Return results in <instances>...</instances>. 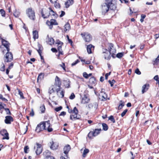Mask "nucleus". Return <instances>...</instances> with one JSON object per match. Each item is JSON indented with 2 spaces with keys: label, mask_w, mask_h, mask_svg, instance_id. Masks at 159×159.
<instances>
[{
  "label": "nucleus",
  "mask_w": 159,
  "mask_h": 159,
  "mask_svg": "<svg viewBox=\"0 0 159 159\" xmlns=\"http://www.w3.org/2000/svg\"><path fill=\"white\" fill-rule=\"evenodd\" d=\"M108 49V50L107 51V52L108 57H107L105 55V59L108 60H110L111 57V56H110L111 54V56L113 58H115V53L116 52V50L115 48H114L113 47V45L111 43H110L109 44Z\"/></svg>",
  "instance_id": "nucleus-1"
},
{
  "label": "nucleus",
  "mask_w": 159,
  "mask_h": 159,
  "mask_svg": "<svg viewBox=\"0 0 159 159\" xmlns=\"http://www.w3.org/2000/svg\"><path fill=\"white\" fill-rule=\"evenodd\" d=\"M78 111L76 107L73 108V113L74 114L71 115L70 119L73 120H75L77 119H79L80 118V116L78 114Z\"/></svg>",
  "instance_id": "nucleus-2"
},
{
  "label": "nucleus",
  "mask_w": 159,
  "mask_h": 159,
  "mask_svg": "<svg viewBox=\"0 0 159 159\" xmlns=\"http://www.w3.org/2000/svg\"><path fill=\"white\" fill-rule=\"evenodd\" d=\"M81 35L85 42H89L92 39V37L88 32L82 33Z\"/></svg>",
  "instance_id": "nucleus-3"
},
{
  "label": "nucleus",
  "mask_w": 159,
  "mask_h": 159,
  "mask_svg": "<svg viewBox=\"0 0 159 159\" xmlns=\"http://www.w3.org/2000/svg\"><path fill=\"white\" fill-rule=\"evenodd\" d=\"M13 59V55L11 52L7 51L4 57V60L5 64L7 62H11Z\"/></svg>",
  "instance_id": "nucleus-4"
},
{
  "label": "nucleus",
  "mask_w": 159,
  "mask_h": 159,
  "mask_svg": "<svg viewBox=\"0 0 159 159\" xmlns=\"http://www.w3.org/2000/svg\"><path fill=\"white\" fill-rule=\"evenodd\" d=\"M111 5L107 3H104L101 6V9L102 14H105L109 10L110 5Z\"/></svg>",
  "instance_id": "nucleus-5"
},
{
  "label": "nucleus",
  "mask_w": 159,
  "mask_h": 159,
  "mask_svg": "<svg viewBox=\"0 0 159 159\" xmlns=\"http://www.w3.org/2000/svg\"><path fill=\"white\" fill-rule=\"evenodd\" d=\"M34 150L37 155H39L42 152V148L41 145L38 143H36V146L34 147Z\"/></svg>",
  "instance_id": "nucleus-6"
},
{
  "label": "nucleus",
  "mask_w": 159,
  "mask_h": 159,
  "mask_svg": "<svg viewBox=\"0 0 159 159\" xmlns=\"http://www.w3.org/2000/svg\"><path fill=\"white\" fill-rule=\"evenodd\" d=\"M26 14L31 19L34 20L35 18V12L31 8H29L26 11Z\"/></svg>",
  "instance_id": "nucleus-7"
},
{
  "label": "nucleus",
  "mask_w": 159,
  "mask_h": 159,
  "mask_svg": "<svg viewBox=\"0 0 159 159\" xmlns=\"http://www.w3.org/2000/svg\"><path fill=\"white\" fill-rule=\"evenodd\" d=\"M41 14L42 17L44 18H47L49 17L51 13H50V11L46 9H44L43 11V9L41 10Z\"/></svg>",
  "instance_id": "nucleus-8"
},
{
  "label": "nucleus",
  "mask_w": 159,
  "mask_h": 159,
  "mask_svg": "<svg viewBox=\"0 0 159 159\" xmlns=\"http://www.w3.org/2000/svg\"><path fill=\"white\" fill-rule=\"evenodd\" d=\"M43 125H45V130L47 129L48 132H52L53 129L52 128H50V121L48 120L47 121L43 122Z\"/></svg>",
  "instance_id": "nucleus-9"
},
{
  "label": "nucleus",
  "mask_w": 159,
  "mask_h": 159,
  "mask_svg": "<svg viewBox=\"0 0 159 159\" xmlns=\"http://www.w3.org/2000/svg\"><path fill=\"white\" fill-rule=\"evenodd\" d=\"M46 24L49 26L50 29L52 28L53 25H58V23L56 20L53 19H51L50 21L47 20L46 22Z\"/></svg>",
  "instance_id": "nucleus-10"
},
{
  "label": "nucleus",
  "mask_w": 159,
  "mask_h": 159,
  "mask_svg": "<svg viewBox=\"0 0 159 159\" xmlns=\"http://www.w3.org/2000/svg\"><path fill=\"white\" fill-rule=\"evenodd\" d=\"M44 125H43V122H41L38 124L36 127L35 131L38 133L45 129Z\"/></svg>",
  "instance_id": "nucleus-11"
},
{
  "label": "nucleus",
  "mask_w": 159,
  "mask_h": 159,
  "mask_svg": "<svg viewBox=\"0 0 159 159\" xmlns=\"http://www.w3.org/2000/svg\"><path fill=\"white\" fill-rule=\"evenodd\" d=\"M0 134L3 136L6 135V137H3L2 138L3 139H9V134L7 132V130L5 129H3L0 131Z\"/></svg>",
  "instance_id": "nucleus-12"
},
{
  "label": "nucleus",
  "mask_w": 159,
  "mask_h": 159,
  "mask_svg": "<svg viewBox=\"0 0 159 159\" xmlns=\"http://www.w3.org/2000/svg\"><path fill=\"white\" fill-rule=\"evenodd\" d=\"M61 82L60 79L57 76H56L55 79V83L54 85L57 86V87L58 89H61Z\"/></svg>",
  "instance_id": "nucleus-13"
},
{
  "label": "nucleus",
  "mask_w": 159,
  "mask_h": 159,
  "mask_svg": "<svg viewBox=\"0 0 159 159\" xmlns=\"http://www.w3.org/2000/svg\"><path fill=\"white\" fill-rule=\"evenodd\" d=\"M50 153L48 150L43 152V155L45 157V159H55L54 157L49 155Z\"/></svg>",
  "instance_id": "nucleus-14"
},
{
  "label": "nucleus",
  "mask_w": 159,
  "mask_h": 159,
  "mask_svg": "<svg viewBox=\"0 0 159 159\" xmlns=\"http://www.w3.org/2000/svg\"><path fill=\"white\" fill-rule=\"evenodd\" d=\"M51 144L50 148L51 149L55 150L57 149L58 146V143L57 142H54L53 141L50 142Z\"/></svg>",
  "instance_id": "nucleus-15"
},
{
  "label": "nucleus",
  "mask_w": 159,
  "mask_h": 159,
  "mask_svg": "<svg viewBox=\"0 0 159 159\" xmlns=\"http://www.w3.org/2000/svg\"><path fill=\"white\" fill-rule=\"evenodd\" d=\"M13 118L11 116H7L5 117L4 121L6 124H10L11 122L13 121Z\"/></svg>",
  "instance_id": "nucleus-16"
},
{
  "label": "nucleus",
  "mask_w": 159,
  "mask_h": 159,
  "mask_svg": "<svg viewBox=\"0 0 159 159\" xmlns=\"http://www.w3.org/2000/svg\"><path fill=\"white\" fill-rule=\"evenodd\" d=\"M149 85L148 84H146L143 85L142 87V93L143 94L147 92L149 88Z\"/></svg>",
  "instance_id": "nucleus-17"
},
{
  "label": "nucleus",
  "mask_w": 159,
  "mask_h": 159,
  "mask_svg": "<svg viewBox=\"0 0 159 159\" xmlns=\"http://www.w3.org/2000/svg\"><path fill=\"white\" fill-rule=\"evenodd\" d=\"M57 87L55 85H53L51 86L49 88V93L51 94L54 92L55 90L57 92V89H58Z\"/></svg>",
  "instance_id": "nucleus-18"
},
{
  "label": "nucleus",
  "mask_w": 159,
  "mask_h": 159,
  "mask_svg": "<svg viewBox=\"0 0 159 159\" xmlns=\"http://www.w3.org/2000/svg\"><path fill=\"white\" fill-rule=\"evenodd\" d=\"M61 89H57V93L58 96L62 98L64 96V91L63 90H62L60 92H59V91H60Z\"/></svg>",
  "instance_id": "nucleus-19"
},
{
  "label": "nucleus",
  "mask_w": 159,
  "mask_h": 159,
  "mask_svg": "<svg viewBox=\"0 0 159 159\" xmlns=\"http://www.w3.org/2000/svg\"><path fill=\"white\" fill-rule=\"evenodd\" d=\"M94 47V46L92 44H90L87 46V52L89 54L92 53V49L93 48V49Z\"/></svg>",
  "instance_id": "nucleus-20"
},
{
  "label": "nucleus",
  "mask_w": 159,
  "mask_h": 159,
  "mask_svg": "<svg viewBox=\"0 0 159 159\" xmlns=\"http://www.w3.org/2000/svg\"><path fill=\"white\" fill-rule=\"evenodd\" d=\"M70 149V145H67L65 146L63 148L64 153L66 155L67 154Z\"/></svg>",
  "instance_id": "nucleus-21"
},
{
  "label": "nucleus",
  "mask_w": 159,
  "mask_h": 159,
  "mask_svg": "<svg viewBox=\"0 0 159 159\" xmlns=\"http://www.w3.org/2000/svg\"><path fill=\"white\" fill-rule=\"evenodd\" d=\"M73 3L74 0H68L65 3L66 7H68L72 5Z\"/></svg>",
  "instance_id": "nucleus-22"
},
{
  "label": "nucleus",
  "mask_w": 159,
  "mask_h": 159,
  "mask_svg": "<svg viewBox=\"0 0 159 159\" xmlns=\"http://www.w3.org/2000/svg\"><path fill=\"white\" fill-rule=\"evenodd\" d=\"M89 100V98L87 97L84 96L82 99L81 102L83 104L88 103Z\"/></svg>",
  "instance_id": "nucleus-23"
},
{
  "label": "nucleus",
  "mask_w": 159,
  "mask_h": 159,
  "mask_svg": "<svg viewBox=\"0 0 159 159\" xmlns=\"http://www.w3.org/2000/svg\"><path fill=\"white\" fill-rule=\"evenodd\" d=\"M33 38L34 40L36 39H38V32L36 30H35L33 31Z\"/></svg>",
  "instance_id": "nucleus-24"
},
{
  "label": "nucleus",
  "mask_w": 159,
  "mask_h": 159,
  "mask_svg": "<svg viewBox=\"0 0 159 159\" xmlns=\"http://www.w3.org/2000/svg\"><path fill=\"white\" fill-rule=\"evenodd\" d=\"M89 152V150L87 148H85L83 151L82 154V156L83 157H86L87 154Z\"/></svg>",
  "instance_id": "nucleus-25"
},
{
  "label": "nucleus",
  "mask_w": 159,
  "mask_h": 159,
  "mask_svg": "<svg viewBox=\"0 0 159 159\" xmlns=\"http://www.w3.org/2000/svg\"><path fill=\"white\" fill-rule=\"evenodd\" d=\"M99 96H101L103 98L102 99V101H104L107 99V95L105 93H104L102 94H99Z\"/></svg>",
  "instance_id": "nucleus-26"
},
{
  "label": "nucleus",
  "mask_w": 159,
  "mask_h": 159,
  "mask_svg": "<svg viewBox=\"0 0 159 159\" xmlns=\"http://www.w3.org/2000/svg\"><path fill=\"white\" fill-rule=\"evenodd\" d=\"M64 84L66 88H69L70 86V81L69 80H65L64 81Z\"/></svg>",
  "instance_id": "nucleus-27"
},
{
  "label": "nucleus",
  "mask_w": 159,
  "mask_h": 159,
  "mask_svg": "<svg viewBox=\"0 0 159 159\" xmlns=\"http://www.w3.org/2000/svg\"><path fill=\"white\" fill-rule=\"evenodd\" d=\"M120 104L118 107V109L119 110L121 109L123 107H124L125 105L124 102H123L122 101H120Z\"/></svg>",
  "instance_id": "nucleus-28"
},
{
  "label": "nucleus",
  "mask_w": 159,
  "mask_h": 159,
  "mask_svg": "<svg viewBox=\"0 0 159 159\" xmlns=\"http://www.w3.org/2000/svg\"><path fill=\"white\" fill-rule=\"evenodd\" d=\"M101 131V128L100 129H95L94 131H93L94 133V134L95 135V136L97 135L98 134H99L100 132Z\"/></svg>",
  "instance_id": "nucleus-29"
},
{
  "label": "nucleus",
  "mask_w": 159,
  "mask_h": 159,
  "mask_svg": "<svg viewBox=\"0 0 159 159\" xmlns=\"http://www.w3.org/2000/svg\"><path fill=\"white\" fill-rule=\"evenodd\" d=\"M48 43L50 45H52L54 43V40L52 38H48Z\"/></svg>",
  "instance_id": "nucleus-30"
},
{
  "label": "nucleus",
  "mask_w": 159,
  "mask_h": 159,
  "mask_svg": "<svg viewBox=\"0 0 159 159\" xmlns=\"http://www.w3.org/2000/svg\"><path fill=\"white\" fill-rule=\"evenodd\" d=\"M88 136V137H89L90 139H91L93 137H95V135L94 134V133H93V131H90L89 133Z\"/></svg>",
  "instance_id": "nucleus-31"
},
{
  "label": "nucleus",
  "mask_w": 159,
  "mask_h": 159,
  "mask_svg": "<svg viewBox=\"0 0 159 159\" xmlns=\"http://www.w3.org/2000/svg\"><path fill=\"white\" fill-rule=\"evenodd\" d=\"M65 30H64L66 31L68 30L70 28V25L68 23H67L64 26Z\"/></svg>",
  "instance_id": "nucleus-32"
},
{
  "label": "nucleus",
  "mask_w": 159,
  "mask_h": 159,
  "mask_svg": "<svg viewBox=\"0 0 159 159\" xmlns=\"http://www.w3.org/2000/svg\"><path fill=\"white\" fill-rule=\"evenodd\" d=\"M44 74L43 73H40L37 79V81L38 82L39 80H41L43 78Z\"/></svg>",
  "instance_id": "nucleus-33"
},
{
  "label": "nucleus",
  "mask_w": 159,
  "mask_h": 159,
  "mask_svg": "<svg viewBox=\"0 0 159 159\" xmlns=\"http://www.w3.org/2000/svg\"><path fill=\"white\" fill-rule=\"evenodd\" d=\"M89 81L91 84H94L96 82V80L94 77H93L89 79Z\"/></svg>",
  "instance_id": "nucleus-34"
},
{
  "label": "nucleus",
  "mask_w": 159,
  "mask_h": 159,
  "mask_svg": "<svg viewBox=\"0 0 159 159\" xmlns=\"http://www.w3.org/2000/svg\"><path fill=\"white\" fill-rule=\"evenodd\" d=\"M61 46L62 45H58V50L59 52V55L60 54H63V52L61 49Z\"/></svg>",
  "instance_id": "nucleus-35"
},
{
  "label": "nucleus",
  "mask_w": 159,
  "mask_h": 159,
  "mask_svg": "<svg viewBox=\"0 0 159 159\" xmlns=\"http://www.w3.org/2000/svg\"><path fill=\"white\" fill-rule=\"evenodd\" d=\"M49 9L50 11V13H51V15H52L55 17L57 16V15L56 14L55 12H54V11L52 10V9L51 8H49Z\"/></svg>",
  "instance_id": "nucleus-36"
},
{
  "label": "nucleus",
  "mask_w": 159,
  "mask_h": 159,
  "mask_svg": "<svg viewBox=\"0 0 159 159\" xmlns=\"http://www.w3.org/2000/svg\"><path fill=\"white\" fill-rule=\"evenodd\" d=\"M38 47L39 48V49L37 50V51H38L39 55H41V52H41V51H42L41 46L40 44H38Z\"/></svg>",
  "instance_id": "nucleus-37"
},
{
  "label": "nucleus",
  "mask_w": 159,
  "mask_h": 159,
  "mask_svg": "<svg viewBox=\"0 0 159 159\" xmlns=\"http://www.w3.org/2000/svg\"><path fill=\"white\" fill-rule=\"evenodd\" d=\"M102 126L103 127V129L104 130H107L108 129V126L105 123H103L102 124Z\"/></svg>",
  "instance_id": "nucleus-38"
},
{
  "label": "nucleus",
  "mask_w": 159,
  "mask_h": 159,
  "mask_svg": "<svg viewBox=\"0 0 159 159\" xmlns=\"http://www.w3.org/2000/svg\"><path fill=\"white\" fill-rule=\"evenodd\" d=\"M40 110L42 113H44L45 111V108L44 105L41 106L40 108Z\"/></svg>",
  "instance_id": "nucleus-39"
},
{
  "label": "nucleus",
  "mask_w": 159,
  "mask_h": 159,
  "mask_svg": "<svg viewBox=\"0 0 159 159\" xmlns=\"http://www.w3.org/2000/svg\"><path fill=\"white\" fill-rule=\"evenodd\" d=\"M123 52H120L116 54V57L118 58H120L123 56Z\"/></svg>",
  "instance_id": "nucleus-40"
},
{
  "label": "nucleus",
  "mask_w": 159,
  "mask_h": 159,
  "mask_svg": "<svg viewBox=\"0 0 159 159\" xmlns=\"http://www.w3.org/2000/svg\"><path fill=\"white\" fill-rule=\"evenodd\" d=\"M108 50L107 49H103L102 51V53L104 54V57L105 55L107 57H108V55L107 54Z\"/></svg>",
  "instance_id": "nucleus-41"
},
{
  "label": "nucleus",
  "mask_w": 159,
  "mask_h": 159,
  "mask_svg": "<svg viewBox=\"0 0 159 159\" xmlns=\"http://www.w3.org/2000/svg\"><path fill=\"white\" fill-rule=\"evenodd\" d=\"M4 110L6 113V114L7 115H11V113L10 112V110L8 108H4Z\"/></svg>",
  "instance_id": "nucleus-42"
},
{
  "label": "nucleus",
  "mask_w": 159,
  "mask_h": 159,
  "mask_svg": "<svg viewBox=\"0 0 159 159\" xmlns=\"http://www.w3.org/2000/svg\"><path fill=\"white\" fill-rule=\"evenodd\" d=\"M109 119L111 120L113 123H115V120L112 116H110L109 118Z\"/></svg>",
  "instance_id": "nucleus-43"
},
{
  "label": "nucleus",
  "mask_w": 159,
  "mask_h": 159,
  "mask_svg": "<svg viewBox=\"0 0 159 159\" xmlns=\"http://www.w3.org/2000/svg\"><path fill=\"white\" fill-rule=\"evenodd\" d=\"M53 3H54V6L56 8H59L60 7V5L58 3H57L56 2H54Z\"/></svg>",
  "instance_id": "nucleus-44"
},
{
  "label": "nucleus",
  "mask_w": 159,
  "mask_h": 159,
  "mask_svg": "<svg viewBox=\"0 0 159 159\" xmlns=\"http://www.w3.org/2000/svg\"><path fill=\"white\" fill-rule=\"evenodd\" d=\"M108 82L111 84V87L113 86L115 82V81L114 80H113L111 81L110 80H108Z\"/></svg>",
  "instance_id": "nucleus-45"
},
{
  "label": "nucleus",
  "mask_w": 159,
  "mask_h": 159,
  "mask_svg": "<svg viewBox=\"0 0 159 159\" xmlns=\"http://www.w3.org/2000/svg\"><path fill=\"white\" fill-rule=\"evenodd\" d=\"M0 13L2 15V16L4 17L5 16V12L3 9H1L0 10Z\"/></svg>",
  "instance_id": "nucleus-46"
},
{
  "label": "nucleus",
  "mask_w": 159,
  "mask_h": 159,
  "mask_svg": "<svg viewBox=\"0 0 159 159\" xmlns=\"http://www.w3.org/2000/svg\"><path fill=\"white\" fill-rule=\"evenodd\" d=\"M146 17V16L143 14L141 15V18L140 20V21L141 22H143V20Z\"/></svg>",
  "instance_id": "nucleus-47"
},
{
  "label": "nucleus",
  "mask_w": 159,
  "mask_h": 159,
  "mask_svg": "<svg viewBox=\"0 0 159 159\" xmlns=\"http://www.w3.org/2000/svg\"><path fill=\"white\" fill-rule=\"evenodd\" d=\"M59 66L63 69L64 70L66 71L65 65L64 63H62V64L60 65Z\"/></svg>",
  "instance_id": "nucleus-48"
},
{
  "label": "nucleus",
  "mask_w": 159,
  "mask_h": 159,
  "mask_svg": "<svg viewBox=\"0 0 159 159\" xmlns=\"http://www.w3.org/2000/svg\"><path fill=\"white\" fill-rule=\"evenodd\" d=\"M128 111L127 109H125L121 114V116L122 117L124 116L126 114Z\"/></svg>",
  "instance_id": "nucleus-49"
},
{
  "label": "nucleus",
  "mask_w": 159,
  "mask_h": 159,
  "mask_svg": "<svg viewBox=\"0 0 159 159\" xmlns=\"http://www.w3.org/2000/svg\"><path fill=\"white\" fill-rule=\"evenodd\" d=\"M29 149V147L28 146H25L24 148V151L25 153H27V150Z\"/></svg>",
  "instance_id": "nucleus-50"
},
{
  "label": "nucleus",
  "mask_w": 159,
  "mask_h": 159,
  "mask_svg": "<svg viewBox=\"0 0 159 159\" xmlns=\"http://www.w3.org/2000/svg\"><path fill=\"white\" fill-rule=\"evenodd\" d=\"M83 76L86 79H88L89 78L88 75L86 72H84L83 73Z\"/></svg>",
  "instance_id": "nucleus-51"
},
{
  "label": "nucleus",
  "mask_w": 159,
  "mask_h": 159,
  "mask_svg": "<svg viewBox=\"0 0 159 159\" xmlns=\"http://www.w3.org/2000/svg\"><path fill=\"white\" fill-rule=\"evenodd\" d=\"M75 96L73 93H71L70 96L69 97V98L71 99H73L75 98Z\"/></svg>",
  "instance_id": "nucleus-52"
},
{
  "label": "nucleus",
  "mask_w": 159,
  "mask_h": 159,
  "mask_svg": "<svg viewBox=\"0 0 159 159\" xmlns=\"http://www.w3.org/2000/svg\"><path fill=\"white\" fill-rule=\"evenodd\" d=\"M19 94L20 95V97L24 99V98L23 96V93H22L20 91V90H18Z\"/></svg>",
  "instance_id": "nucleus-53"
},
{
  "label": "nucleus",
  "mask_w": 159,
  "mask_h": 159,
  "mask_svg": "<svg viewBox=\"0 0 159 159\" xmlns=\"http://www.w3.org/2000/svg\"><path fill=\"white\" fill-rule=\"evenodd\" d=\"M62 109V107L61 106H60L59 107L55 108V111L57 112L61 110Z\"/></svg>",
  "instance_id": "nucleus-54"
},
{
  "label": "nucleus",
  "mask_w": 159,
  "mask_h": 159,
  "mask_svg": "<svg viewBox=\"0 0 159 159\" xmlns=\"http://www.w3.org/2000/svg\"><path fill=\"white\" fill-rule=\"evenodd\" d=\"M0 99H2L3 101H8L7 99L3 97V96L2 94H0Z\"/></svg>",
  "instance_id": "nucleus-55"
},
{
  "label": "nucleus",
  "mask_w": 159,
  "mask_h": 159,
  "mask_svg": "<svg viewBox=\"0 0 159 159\" xmlns=\"http://www.w3.org/2000/svg\"><path fill=\"white\" fill-rule=\"evenodd\" d=\"M135 72L136 74L138 75H140L141 74V72L139 70V69L138 68L137 69L135 70Z\"/></svg>",
  "instance_id": "nucleus-56"
},
{
  "label": "nucleus",
  "mask_w": 159,
  "mask_h": 159,
  "mask_svg": "<svg viewBox=\"0 0 159 159\" xmlns=\"http://www.w3.org/2000/svg\"><path fill=\"white\" fill-rule=\"evenodd\" d=\"M154 79L158 82L159 81V78L158 77V75H156L154 77Z\"/></svg>",
  "instance_id": "nucleus-57"
},
{
  "label": "nucleus",
  "mask_w": 159,
  "mask_h": 159,
  "mask_svg": "<svg viewBox=\"0 0 159 159\" xmlns=\"http://www.w3.org/2000/svg\"><path fill=\"white\" fill-rule=\"evenodd\" d=\"M2 65V66L0 68V70L2 71H4L5 70V66L4 64H3Z\"/></svg>",
  "instance_id": "nucleus-58"
},
{
  "label": "nucleus",
  "mask_w": 159,
  "mask_h": 159,
  "mask_svg": "<svg viewBox=\"0 0 159 159\" xmlns=\"http://www.w3.org/2000/svg\"><path fill=\"white\" fill-rule=\"evenodd\" d=\"M111 73V72H110L108 73H107L105 74V78L106 80H107L108 79V77L109 75Z\"/></svg>",
  "instance_id": "nucleus-59"
},
{
  "label": "nucleus",
  "mask_w": 159,
  "mask_h": 159,
  "mask_svg": "<svg viewBox=\"0 0 159 159\" xmlns=\"http://www.w3.org/2000/svg\"><path fill=\"white\" fill-rule=\"evenodd\" d=\"M79 60H77L76 61H75V62L71 64V65L72 66H74L76 64H77L79 62Z\"/></svg>",
  "instance_id": "nucleus-60"
},
{
  "label": "nucleus",
  "mask_w": 159,
  "mask_h": 159,
  "mask_svg": "<svg viewBox=\"0 0 159 159\" xmlns=\"http://www.w3.org/2000/svg\"><path fill=\"white\" fill-rule=\"evenodd\" d=\"M66 37H67V39L68 40V41H69V43H70L71 44H72V40L71 39H69V36L68 35H67L66 36Z\"/></svg>",
  "instance_id": "nucleus-61"
},
{
  "label": "nucleus",
  "mask_w": 159,
  "mask_h": 159,
  "mask_svg": "<svg viewBox=\"0 0 159 159\" xmlns=\"http://www.w3.org/2000/svg\"><path fill=\"white\" fill-rule=\"evenodd\" d=\"M13 66V64L11 62V63L10 65H9L8 69H10Z\"/></svg>",
  "instance_id": "nucleus-62"
},
{
  "label": "nucleus",
  "mask_w": 159,
  "mask_h": 159,
  "mask_svg": "<svg viewBox=\"0 0 159 159\" xmlns=\"http://www.w3.org/2000/svg\"><path fill=\"white\" fill-rule=\"evenodd\" d=\"M30 116H33L34 115V111L33 109H32L30 113Z\"/></svg>",
  "instance_id": "nucleus-63"
},
{
  "label": "nucleus",
  "mask_w": 159,
  "mask_h": 159,
  "mask_svg": "<svg viewBox=\"0 0 159 159\" xmlns=\"http://www.w3.org/2000/svg\"><path fill=\"white\" fill-rule=\"evenodd\" d=\"M57 43L58 44V45H62L63 44V43L60 41H57Z\"/></svg>",
  "instance_id": "nucleus-64"
}]
</instances>
